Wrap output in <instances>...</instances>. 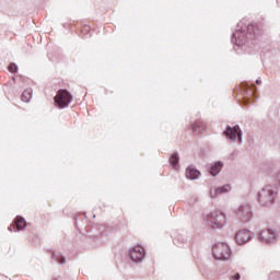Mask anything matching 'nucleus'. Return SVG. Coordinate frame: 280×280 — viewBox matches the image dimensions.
<instances>
[{
  "label": "nucleus",
  "mask_w": 280,
  "mask_h": 280,
  "mask_svg": "<svg viewBox=\"0 0 280 280\" xmlns=\"http://www.w3.org/2000/svg\"><path fill=\"white\" fill-rule=\"evenodd\" d=\"M207 222L211 229H222L226 224V214L220 210H215L207 215Z\"/></svg>",
  "instance_id": "obj_4"
},
{
  "label": "nucleus",
  "mask_w": 280,
  "mask_h": 280,
  "mask_svg": "<svg viewBox=\"0 0 280 280\" xmlns=\"http://www.w3.org/2000/svg\"><path fill=\"white\" fill-rule=\"evenodd\" d=\"M234 240L238 246H244V244L253 240V232L248 230H240L236 232Z\"/></svg>",
  "instance_id": "obj_10"
},
{
  "label": "nucleus",
  "mask_w": 280,
  "mask_h": 280,
  "mask_svg": "<svg viewBox=\"0 0 280 280\" xmlns=\"http://www.w3.org/2000/svg\"><path fill=\"white\" fill-rule=\"evenodd\" d=\"M277 198V187L268 185L258 192V202L262 207H270Z\"/></svg>",
  "instance_id": "obj_2"
},
{
  "label": "nucleus",
  "mask_w": 280,
  "mask_h": 280,
  "mask_svg": "<svg viewBox=\"0 0 280 280\" xmlns=\"http://www.w3.org/2000/svg\"><path fill=\"white\" fill-rule=\"evenodd\" d=\"M32 94H33L32 89L24 90L21 96L22 102L30 104V102L32 101Z\"/></svg>",
  "instance_id": "obj_14"
},
{
  "label": "nucleus",
  "mask_w": 280,
  "mask_h": 280,
  "mask_svg": "<svg viewBox=\"0 0 280 280\" xmlns=\"http://www.w3.org/2000/svg\"><path fill=\"white\" fill-rule=\"evenodd\" d=\"M16 231H23L27 226V222L23 217H16L15 219Z\"/></svg>",
  "instance_id": "obj_13"
},
{
  "label": "nucleus",
  "mask_w": 280,
  "mask_h": 280,
  "mask_svg": "<svg viewBox=\"0 0 280 280\" xmlns=\"http://www.w3.org/2000/svg\"><path fill=\"white\" fill-rule=\"evenodd\" d=\"M258 240L264 244H275L279 240V232L272 229L262 230L258 235Z\"/></svg>",
  "instance_id": "obj_7"
},
{
  "label": "nucleus",
  "mask_w": 280,
  "mask_h": 280,
  "mask_svg": "<svg viewBox=\"0 0 280 280\" xmlns=\"http://www.w3.org/2000/svg\"><path fill=\"white\" fill-rule=\"evenodd\" d=\"M243 136L244 133L240 125H235L234 127L228 125L223 130V137H225L226 141H230V143H238V145H242V143H244Z\"/></svg>",
  "instance_id": "obj_3"
},
{
  "label": "nucleus",
  "mask_w": 280,
  "mask_h": 280,
  "mask_svg": "<svg viewBox=\"0 0 280 280\" xmlns=\"http://www.w3.org/2000/svg\"><path fill=\"white\" fill-rule=\"evenodd\" d=\"M218 196H220V190L219 188H211L210 189V198H218Z\"/></svg>",
  "instance_id": "obj_18"
},
{
  "label": "nucleus",
  "mask_w": 280,
  "mask_h": 280,
  "mask_svg": "<svg viewBox=\"0 0 280 280\" xmlns=\"http://www.w3.org/2000/svg\"><path fill=\"white\" fill-rule=\"evenodd\" d=\"M219 189V194H229V191H231V185L225 184L221 187H218Z\"/></svg>",
  "instance_id": "obj_17"
},
{
  "label": "nucleus",
  "mask_w": 280,
  "mask_h": 280,
  "mask_svg": "<svg viewBox=\"0 0 280 280\" xmlns=\"http://www.w3.org/2000/svg\"><path fill=\"white\" fill-rule=\"evenodd\" d=\"M212 255L214 259L220 261H229L231 259V247L225 243H217L212 246Z\"/></svg>",
  "instance_id": "obj_5"
},
{
  "label": "nucleus",
  "mask_w": 280,
  "mask_h": 280,
  "mask_svg": "<svg viewBox=\"0 0 280 280\" xmlns=\"http://www.w3.org/2000/svg\"><path fill=\"white\" fill-rule=\"evenodd\" d=\"M129 257L135 264H141L145 258V249L141 245H136L129 249Z\"/></svg>",
  "instance_id": "obj_8"
},
{
  "label": "nucleus",
  "mask_w": 280,
  "mask_h": 280,
  "mask_svg": "<svg viewBox=\"0 0 280 280\" xmlns=\"http://www.w3.org/2000/svg\"><path fill=\"white\" fill-rule=\"evenodd\" d=\"M242 25H244V22L237 24V28L232 35V43L237 47L246 45L248 38L259 36V26H257V24H248L247 26Z\"/></svg>",
  "instance_id": "obj_1"
},
{
  "label": "nucleus",
  "mask_w": 280,
  "mask_h": 280,
  "mask_svg": "<svg viewBox=\"0 0 280 280\" xmlns=\"http://www.w3.org/2000/svg\"><path fill=\"white\" fill-rule=\"evenodd\" d=\"M52 259H54V261H58V262L61 264V265L67 264V259H66L65 256H62V254H60V253L54 252V253H52Z\"/></svg>",
  "instance_id": "obj_15"
},
{
  "label": "nucleus",
  "mask_w": 280,
  "mask_h": 280,
  "mask_svg": "<svg viewBox=\"0 0 280 280\" xmlns=\"http://www.w3.org/2000/svg\"><path fill=\"white\" fill-rule=\"evenodd\" d=\"M72 102L73 96L67 90H59L55 97V104L58 108H67Z\"/></svg>",
  "instance_id": "obj_6"
},
{
  "label": "nucleus",
  "mask_w": 280,
  "mask_h": 280,
  "mask_svg": "<svg viewBox=\"0 0 280 280\" xmlns=\"http://www.w3.org/2000/svg\"><path fill=\"white\" fill-rule=\"evenodd\" d=\"M252 89L254 90V91L252 92V95H255V91H257V88H256L255 85H252Z\"/></svg>",
  "instance_id": "obj_22"
},
{
  "label": "nucleus",
  "mask_w": 280,
  "mask_h": 280,
  "mask_svg": "<svg viewBox=\"0 0 280 280\" xmlns=\"http://www.w3.org/2000/svg\"><path fill=\"white\" fill-rule=\"evenodd\" d=\"M9 71H10L11 73H16V72L19 71V66H16V63H11V65L9 66Z\"/></svg>",
  "instance_id": "obj_19"
},
{
  "label": "nucleus",
  "mask_w": 280,
  "mask_h": 280,
  "mask_svg": "<svg viewBox=\"0 0 280 280\" xmlns=\"http://www.w3.org/2000/svg\"><path fill=\"white\" fill-rule=\"evenodd\" d=\"M178 161H180L178 153H173L170 158V163L175 170L178 167Z\"/></svg>",
  "instance_id": "obj_16"
},
{
  "label": "nucleus",
  "mask_w": 280,
  "mask_h": 280,
  "mask_svg": "<svg viewBox=\"0 0 280 280\" xmlns=\"http://www.w3.org/2000/svg\"><path fill=\"white\" fill-rule=\"evenodd\" d=\"M244 104H248V100L247 98H244Z\"/></svg>",
  "instance_id": "obj_24"
},
{
  "label": "nucleus",
  "mask_w": 280,
  "mask_h": 280,
  "mask_svg": "<svg viewBox=\"0 0 280 280\" xmlns=\"http://www.w3.org/2000/svg\"><path fill=\"white\" fill-rule=\"evenodd\" d=\"M9 231H12V226H9Z\"/></svg>",
  "instance_id": "obj_25"
},
{
  "label": "nucleus",
  "mask_w": 280,
  "mask_h": 280,
  "mask_svg": "<svg viewBox=\"0 0 280 280\" xmlns=\"http://www.w3.org/2000/svg\"><path fill=\"white\" fill-rule=\"evenodd\" d=\"M236 215L242 222H248L253 218V211H250V205L243 203L236 209Z\"/></svg>",
  "instance_id": "obj_9"
},
{
  "label": "nucleus",
  "mask_w": 280,
  "mask_h": 280,
  "mask_svg": "<svg viewBox=\"0 0 280 280\" xmlns=\"http://www.w3.org/2000/svg\"><path fill=\"white\" fill-rule=\"evenodd\" d=\"M256 84H258V85L261 84V80H259V79L256 80Z\"/></svg>",
  "instance_id": "obj_23"
},
{
  "label": "nucleus",
  "mask_w": 280,
  "mask_h": 280,
  "mask_svg": "<svg viewBox=\"0 0 280 280\" xmlns=\"http://www.w3.org/2000/svg\"><path fill=\"white\" fill-rule=\"evenodd\" d=\"M232 279L233 280H240L241 279L240 273H235L234 276H232Z\"/></svg>",
  "instance_id": "obj_21"
},
{
  "label": "nucleus",
  "mask_w": 280,
  "mask_h": 280,
  "mask_svg": "<svg viewBox=\"0 0 280 280\" xmlns=\"http://www.w3.org/2000/svg\"><path fill=\"white\" fill-rule=\"evenodd\" d=\"M200 177V171L196 170L195 167L188 166L186 168V178L190 180H196Z\"/></svg>",
  "instance_id": "obj_11"
},
{
  "label": "nucleus",
  "mask_w": 280,
  "mask_h": 280,
  "mask_svg": "<svg viewBox=\"0 0 280 280\" xmlns=\"http://www.w3.org/2000/svg\"><path fill=\"white\" fill-rule=\"evenodd\" d=\"M223 165L224 164L222 162H215L213 165L210 166L209 174H211V176H218L220 172H222Z\"/></svg>",
  "instance_id": "obj_12"
},
{
  "label": "nucleus",
  "mask_w": 280,
  "mask_h": 280,
  "mask_svg": "<svg viewBox=\"0 0 280 280\" xmlns=\"http://www.w3.org/2000/svg\"><path fill=\"white\" fill-rule=\"evenodd\" d=\"M191 130H192V132L200 133V132H202V127H200L198 125H192Z\"/></svg>",
  "instance_id": "obj_20"
}]
</instances>
